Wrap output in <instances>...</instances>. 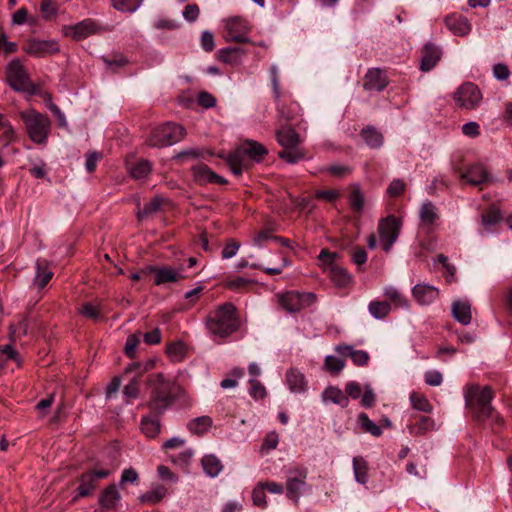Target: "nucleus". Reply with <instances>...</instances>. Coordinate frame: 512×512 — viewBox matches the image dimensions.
<instances>
[{"label": "nucleus", "mask_w": 512, "mask_h": 512, "mask_svg": "<svg viewBox=\"0 0 512 512\" xmlns=\"http://www.w3.org/2000/svg\"><path fill=\"white\" fill-rule=\"evenodd\" d=\"M148 400L141 406L154 413H165L179 398L181 387L162 373L149 374L146 378Z\"/></svg>", "instance_id": "f257e3e1"}, {"label": "nucleus", "mask_w": 512, "mask_h": 512, "mask_svg": "<svg viewBox=\"0 0 512 512\" xmlns=\"http://www.w3.org/2000/svg\"><path fill=\"white\" fill-rule=\"evenodd\" d=\"M267 154L268 149L260 142L255 140H245L235 149V151L227 155L225 161L230 167L231 172L235 176H240L244 169L249 168L247 158L259 163L263 161Z\"/></svg>", "instance_id": "f03ea898"}, {"label": "nucleus", "mask_w": 512, "mask_h": 512, "mask_svg": "<svg viewBox=\"0 0 512 512\" xmlns=\"http://www.w3.org/2000/svg\"><path fill=\"white\" fill-rule=\"evenodd\" d=\"M493 397L494 393L490 386L480 387L476 384L468 386L465 392L466 407L477 421L494 417V408L491 405Z\"/></svg>", "instance_id": "7ed1b4c3"}, {"label": "nucleus", "mask_w": 512, "mask_h": 512, "mask_svg": "<svg viewBox=\"0 0 512 512\" xmlns=\"http://www.w3.org/2000/svg\"><path fill=\"white\" fill-rule=\"evenodd\" d=\"M240 326L236 307L232 303H224L211 313L206 321V327L213 335L227 337L238 330Z\"/></svg>", "instance_id": "20e7f679"}, {"label": "nucleus", "mask_w": 512, "mask_h": 512, "mask_svg": "<svg viewBox=\"0 0 512 512\" xmlns=\"http://www.w3.org/2000/svg\"><path fill=\"white\" fill-rule=\"evenodd\" d=\"M21 117L25 123L30 139L36 144L45 143L51 126L49 118L34 110L22 113Z\"/></svg>", "instance_id": "39448f33"}, {"label": "nucleus", "mask_w": 512, "mask_h": 512, "mask_svg": "<svg viewBox=\"0 0 512 512\" xmlns=\"http://www.w3.org/2000/svg\"><path fill=\"white\" fill-rule=\"evenodd\" d=\"M184 135L185 130L181 125L167 122L151 132L147 144L151 147H166L179 142Z\"/></svg>", "instance_id": "423d86ee"}, {"label": "nucleus", "mask_w": 512, "mask_h": 512, "mask_svg": "<svg viewBox=\"0 0 512 512\" xmlns=\"http://www.w3.org/2000/svg\"><path fill=\"white\" fill-rule=\"evenodd\" d=\"M402 220L395 215H388L379 220L378 234L382 242V249L388 253L399 237Z\"/></svg>", "instance_id": "0eeeda50"}, {"label": "nucleus", "mask_w": 512, "mask_h": 512, "mask_svg": "<svg viewBox=\"0 0 512 512\" xmlns=\"http://www.w3.org/2000/svg\"><path fill=\"white\" fill-rule=\"evenodd\" d=\"M316 294L312 292L288 291L279 298L281 307L289 313L299 312L316 302Z\"/></svg>", "instance_id": "6e6552de"}, {"label": "nucleus", "mask_w": 512, "mask_h": 512, "mask_svg": "<svg viewBox=\"0 0 512 512\" xmlns=\"http://www.w3.org/2000/svg\"><path fill=\"white\" fill-rule=\"evenodd\" d=\"M308 470L305 467L295 466L289 470V476L286 481V496L298 503L301 491L306 486Z\"/></svg>", "instance_id": "1a4fd4ad"}, {"label": "nucleus", "mask_w": 512, "mask_h": 512, "mask_svg": "<svg viewBox=\"0 0 512 512\" xmlns=\"http://www.w3.org/2000/svg\"><path fill=\"white\" fill-rule=\"evenodd\" d=\"M22 49L26 54L30 56L43 58L59 53L60 45L55 40H40L36 38H30L25 42Z\"/></svg>", "instance_id": "9d476101"}, {"label": "nucleus", "mask_w": 512, "mask_h": 512, "mask_svg": "<svg viewBox=\"0 0 512 512\" xmlns=\"http://www.w3.org/2000/svg\"><path fill=\"white\" fill-rule=\"evenodd\" d=\"M7 80L15 91H26L30 86L28 74L19 59H13L6 69Z\"/></svg>", "instance_id": "9b49d317"}, {"label": "nucleus", "mask_w": 512, "mask_h": 512, "mask_svg": "<svg viewBox=\"0 0 512 512\" xmlns=\"http://www.w3.org/2000/svg\"><path fill=\"white\" fill-rule=\"evenodd\" d=\"M457 104L465 109H474L482 99L478 86L471 82L462 84L454 94Z\"/></svg>", "instance_id": "f8f14e48"}, {"label": "nucleus", "mask_w": 512, "mask_h": 512, "mask_svg": "<svg viewBox=\"0 0 512 512\" xmlns=\"http://www.w3.org/2000/svg\"><path fill=\"white\" fill-rule=\"evenodd\" d=\"M110 471L107 469L91 470L83 473L79 478L78 494L74 497L77 500L78 497H87L92 494L96 488L100 479L108 477Z\"/></svg>", "instance_id": "ddd939ff"}, {"label": "nucleus", "mask_w": 512, "mask_h": 512, "mask_svg": "<svg viewBox=\"0 0 512 512\" xmlns=\"http://www.w3.org/2000/svg\"><path fill=\"white\" fill-rule=\"evenodd\" d=\"M226 41H234L237 43H247L249 28L247 22L241 17H232L226 22Z\"/></svg>", "instance_id": "4468645a"}, {"label": "nucleus", "mask_w": 512, "mask_h": 512, "mask_svg": "<svg viewBox=\"0 0 512 512\" xmlns=\"http://www.w3.org/2000/svg\"><path fill=\"white\" fill-rule=\"evenodd\" d=\"M194 181L199 185L218 184L225 185L227 180L215 173L208 165L198 164L191 168Z\"/></svg>", "instance_id": "2eb2a0df"}, {"label": "nucleus", "mask_w": 512, "mask_h": 512, "mask_svg": "<svg viewBox=\"0 0 512 512\" xmlns=\"http://www.w3.org/2000/svg\"><path fill=\"white\" fill-rule=\"evenodd\" d=\"M389 84L387 74L385 70L380 68H371L367 71L364 77L363 88L366 91H377L384 90Z\"/></svg>", "instance_id": "dca6fc26"}, {"label": "nucleus", "mask_w": 512, "mask_h": 512, "mask_svg": "<svg viewBox=\"0 0 512 512\" xmlns=\"http://www.w3.org/2000/svg\"><path fill=\"white\" fill-rule=\"evenodd\" d=\"M163 414L148 410V413L141 417L140 430L147 438L153 439L160 434Z\"/></svg>", "instance_id": "f3484780"}, {"label": "nucleus", "mask_w": 512, "mask_h": 512, "mask_svg": "<svg viewBox=\"0 0 512 512\" xmlns=\"http://www.w3.org/2000/svg\"><path fill=\"white\" fill-rule=\"evenodd\" d=\"M419 219L421 226L427 230V232H432L440 219V215L438 213L437 207L431 201H425L419 210Z\"/></svg>", "instance_id": "a211bd4d"}, {"label": "nucleus", "mask_w": 512, "mask_h": 512, "mask_svg": "<svg viewBox=\"0 0 512 512\" xmlns=\"http://www.w3.org/2000/svg\"><path fill=\"white\" fill-rule=\"evenodd\" d=\"M441 50L438 46L428 43L421 50L420 69L423 72L432 70L441 59Z\"/></svg>", "instance_id": "6ab92c4d"}, {"label": "nucleus", "mask_w": 512, "mask_h": 512, "mask_svg": "<svg viewBox=\"0 0 512 512\" xmlns=\"http://www.w3.org/2000/svg\"><path fill=\"white\" fill-rule=\"evenodd\" d=\"M412 295L420 305H429L438 298L439 290L432 285L421 283L413 287Z\"/></svg>", "instance_id": "aec40b11"}, {"label": "nucleus", "mask_w": 512, "mask_h": 512, "mask_svg": "<svg viewBox=\"0 0 512 512\" xmlns=\"http://www.w3.org/2000/svg\"><path fill=\"white\" fill-rule=\"evenodd\" d=\"M121 499L120 493L117 490L116 485L111 484L107 486L100 494L98 503L100 506V512L114 510Z\"/></svg>", "instance_id": "412c9836"}, {"label": "nucleus", "mask_w": 512, "mask_h": 512, "mask_svg": "<svg viewBox=\"0 0 512 512\" xmlns=\"http://www.w3.org/2000/svg\"><path fill=\"white\" fill-rule=\"evenodd\" d=\"M446 27L457 36H466L471 31V24L468 19L462 15L452 14L444 20Z\"/></svg>", "instance_id": "4be33fe9"}, {"label": "nucleus", "mask_w": 512, "mask_h": 512, "mask_svg": "<svg viewBox=\"0 0 512 512\" xmlns=\"http://www.w3.org/2000/svg\"><path fill=\"white\" fill-rule=\"evenodd\" d=\"M70 35L76 41L87 38L99 31L98 25L91 19H85L74 26L69 27Z\"/></svg>", "instance_id": "5701e85b"}, {"label": "nucleus", "mask_w": 512, "mask_h": 512, "mask_svg": "<svg viewBox=\"0 0 512 512\" xmlns=\"http://www.w3.org/2000/svg\"><path fill=\"white\" fill-rule=\"evenodd\" d=\"M276 140L282 149L293 148L301 142L300 135L291 126H283L276 131Z\"/></svg>", "instance_id": "b1692460"}, {"label": "nucleus", "mask_w": 512, "mask_h": 512, "mask_svg": "<svg viewBox=\"0 0 512 512\" xmlns=\"http://www.w3.org/2000/svg\"><path fill=\"white\" fill-rule=\"evenodd\" d=\"M181 271L182 268L174 269L169 266H161L159 267L157 274L154 277V284L160 286L166 283L178 282L179 280L185 278Z\"/></svg>", "instance_id": "393cba45"}, {"label": "nucleus", "mask_w": 512, "mask_h": 512, "mask_svg": "<svg viewBox=\"0 0 512 512\" xmlns=\"http://www.w3.org/2000/svg\"><path fill=\"white\" fill-rule=\"evenodd\" d=\"M463 178L466 179L469 184L477 186L488 182L489 174L483 165L474 164L467 169L465 174H463Z\"/></svg>", "instance_id": "a878e982"}, {"label": "nucleus", "mask_w": 512, "mask_h": 512, "mask_svg": "<svg viewBox=\"0 0 512 512\" xmlns=\"http://www.w3.org/2000/svg\"><path fill=\"white\" fill-rule=\"evenodd\" d=\"M452 315L462 325L471 323V304L468 301L457 300L452 303Z\"/></svg>", "instance_id": "bb28decb"}, {"label": "nucleus", "mask_w": 512, "mask_h": 512, "mask_svg": "<svg viewBox=\"0 0 512 512\" xmlns=\"http://www.w3.org/2000/svg\"><path fill=\"white\" fill-rule=\"evenodd\" d=\"M364 142L372 149H378L383 145L384 136L373 126L364 127L360 132Z\"/></svg>", "instance_id": "cd10ccee"}, {"label": "nucleus", "mask_w": 512, "mask_h": 512, "mask_svg": "<svg viewBox=\"0 0 512 512\" xmlns=\"http://www.w3.org/2000/svg\"><path fill=\"white\" fill-rule=\"evenodd\" d=\"M286 381L291 392L301 393L306 390L305 376L297 369L291 368L287 371Z\"/></svg>", "instance_id": "c85d7f7f"}, {"label": "nucleus", "mask_w": 512, "mask_h": 512, "mask_svg": "<svg viewBox=\"0 0 512 512\" xmlns=\"http://www.w3.org/2000/svg\"><path fill=\"white\" fill-rule=\"evenodd\" d=\"M201 465L205 474L211 478L217 477L223 470L220 459L214 454L204 455L201 459Z\"/></svg>", "instance_id": "c756f323"}, {"label": "nucleus", "mask_w": 512, "mask_h": 512, "mask_svg": "<svg viewBox=\"0 0 512 512\" xmlns=\"http://www.w3.org/2000/svg\"><path fill=\"white\" fill-rule=\"evenodd\" d=\"M52 276L53 272L48 269V262L45 259H38L36 261L35 285L40 289L44 288Z\"/></svg>", "instance_id": "7c9ffc66"}, {"label": "nucleus", "mask_w": 512, "mask_h": 512, "mask_svg": "<svg viewBox=\"0 0 512 512\" xmlns=\"http://www.w3.org/2000/svg\"><path fill=\"white\" fill-rule=\"evenodd\" d=\"M322 398L324 401H331L334 404L340 405L342 408H346L349 404V399L345 393L335 386L327 387L322 393Z\"/></svg>", "instance_id": "2f4dec72"}, {"label": "nucleus", "mask_w": 512, "mask_h": 512, "mask_svg": "<svg viewBox=\"0 0 512 512\" xmlns=\"http://www.w3.org/2000/svg\"><path fill=\"white\" fill-rule=\"evenodd\" d=\"M278 157L289 164H296L306 158V152L299 145L278 152Z\"/></svg>", "instance_id": "473e14b6"}, {"label": "nucleus", "mask_w": 512, "mask_h": 512, "mask_svg": "<svg viewBox=\"0 0 512 512\" xmlns=\"http://www.w3.org/2000/svg\"><path fill=\"white\" fill-rule=\"evenodd\" d=\"M164 203V198L160 196L153 197L150 201L146 202L143 208H139L137 211L138 220H143L148 216L161 210Z\"/></svg>", "instance_id": "72a5a7b5"}, {"label": "nucleus", "mask_w": 512, "mask_h": 512, "mask_svg": "<svg viewBox=\"0 0 512 512\" xmlns=\"http://www.w3.org/2000/svg\"><path fill=\"white\" fill-rule=\"evenodd\" d=\"M167 494V488L163 485H157L151 490L145 492L139 497L141 503L157 504Z\"/></svg>", "instance_id": "f704fd0d"}, {"label": "nucleus", "mask_w": 512, "mask_h": 512, "mask_svg": "<svg viewBox=\"0 0 512 512\" xmlns=\"http://www.w3.org/2000/svg\"><path fill=\"white\" fill-rule=\"evenodd\" d=\"M435 428V422L431 417L421 416L416 424L409 425L408 429L410 434L413 435H424L428 431Z\"/></svg>", "instance_id": "c9c22d12"}, {"label": "nucleus", "mask_w": 512, "mask_h": 512, "mask_svg": "<svg viewBox=\"0 0 512 512\" xmlns=\"http://www.w3.org/2000/svg\"><path fill=\"white\" fill-rule=\"evenodd\" d=\"M212 426V419L209 416H200L191 420L187 427L190 432L196 435H203Z\"/></svg>", "instance_id": "e433bc0d"}, {"label": "nucleus", "mask_w": 512, "mask_h": 512, "mask_svg": "<svg viewBox=\"0 0 512 512\" xmlns=\"http://www.w3.org/2000/svg\"><path fill=\"white\" fill-rule=\"evenodd\" d=\"M330 278L338 287H346L351 281L349 273L338 265L330 267Z\"/></svg>", "instance_id": "4c0bfd02"}, {"label": "nucleus", "mask_w": 512, "mask_h": 512, "mask_svg": "<svg viewBox=\"0 0 512 512\" xmlns=\"http://www.w3.org/2000/svg\"><path fill=\"white\" fill-rule=\"evenodd\" d=\"M353 470L356 481L360 484H365L368 480L367 462L362 457H354Z\"/></svg>", "instance_id": "58836bf2"}, {"label": "nucleus", "mask_w": 512, "mask_h": 512, "mask_svg": "<svg viewBox=\"0 0 512 512\" xmlns=\"http://www.w3.org/2000/svg\"><path fill=\"white\" fill-rule=\"evenodd\" d=\"M368 310L374 318L383 319L390 313L391 305L387 301H371Z\"/></svg>", "instance_id": "ea45409f"}, {"label": "nucleus", "mask_w": 512, "mask_h": 512, "mask_svg": "<svg viewBox=\"0 0 512 512\" xmlns=\"http://www.w3.org/2000/svg\"><path fill=\"white\" fill-rule=\"evenodd\" d=\"M358 422L365 432L370 433L375 437H379L383 433L381 426L370 420L366 413L359 414Z\"/></svg>", "instance_id": "a19ab883"}, {"label": "nucleus", "mask_w": 512, "mask_h": 512, "mask_svg": "<svg viewBox=\"0 0 512 512\" xmlns=\"http://www.w3.org/2000/svg\"><path fill=\"white\" fill-rule=\"evenodd\" d=\"M349 204L354 212L360 213L364 208V195L358 185L349 194Z\"/></svg>", "instance_id": "79ce46f5"}, {"label": "nucleus", "mask_w": 512, "mask_h": 512, "mask_svg": "<svg viewBox=\"0 0 512 512\" xmlns=\"http://www.w3.org/2000/svg\"><path fill=\"white\" fill-rule=\"evenodd\" d=\"M151 172V164L147 160H140L130 168V175L136 180L144 179Z\"/></svg>", "instance_id": "37998d69"}, {"label": "nucleus", "mask_w": 512, "mask_h": 512, "mask_svg": "<svg viewBox=\"0 0 512 512\" xmlns=\"http://www.w3.org/2000/svg\"><path fill=\"white\" fill-rule=\"evenodd\" d=\"M112 6L121 12H135L142 4L143 0H111Z\"/></svg>", "instance_id": "c03bdc74"}, {"label": "nucleus", "mask_w": 512, "mask_h": 512, "mask_svg": "<svg viewBox=\"0 0 512 512\" xmlns=\"http://www.w3.org/2000/svg\"><path fill=\"white\" fill-rule=\"evenodd\" d=\"M410 400H411L413 408L416 410H419V411H422L425 413H430L433 409V407L430 404V402L428 401V399L422 394L413 392L410 396Z\"/></svg>", "instance_id": "a18cd8bd"}, {"label": "nucleus", "mask_w": 512, "mask_h": 512, "mask_svg": "<svg viewBox=\"0 0 512 512\" xmlns=\"http://www.w3.org/2000/svg\"><path fill=\"white\" fill-rule=\"evenodd\" d=\"M324 367L331 374H339L345 367V361L341 358H337L333 355H328L324 360Z\"/></svg>", "instance_id": "49530a36"}, {"label": "nucleus", "mask_w": 512, "mask_h": 512, "mask_svg": "<svg viewBox=\"0 0 512 512\" xmlns=\"http://www.w3.org/2000/svg\"><path fill=\"white\" fill-rule=\"evenodd\" d=\"M501 219V211L494 206L490 207L485 213L482 214V223L485 226H493L500 222Z\"/></svg>", "instance_id": "de8ad7c7"}, {"label": "nucleus", "mask_w": 512, "mask_h": 512, "mask_svg": "<svg viewBox=\"0 0 512 512\" xmlns=\"http://www.w3.org/2000/svg\"><path fill=\"white\" fill-rule=\"evenodd\" d=\"M123 394L127 398V402H129L131 399H137L139 397V375L134 376L124 387Z\"/></svg>", "instance_id": "09e8293b"}, {"label": "nucleus", "mask_w": 512, "mask_h": 512, "mask_svg": "<svg viewBox=\"0 0 512 512\" xmlns=\"http://www.w3.org/2000/svg\"><path fill=\"white\" fill-rule=\"evenodd\" d=\"M249 384H250L249 394L252 398L258 400V399H263L266 397V395H267L266 388L260 381H258L257 379H251L249 381Z\"/></svg>", "instance_id": "8fccbe9b"}, {"label": "nucleus", "mask_w": 512, "mask_h": 512, "mask_svg": "<svg viewBox=\"0 0 512 512\" xmlns=\"http://www.w3.org/2000/svg\"><path fill=\"white\" fill-rule=\"evenodd\" d=\"M277 112L281 119L289 122L295 119L297 115V110L291 106H287L285 103L277 104Z\"/></svg>", "instance_id": "3c124183"}, {"label": "nucleus", "mask_w": 512, "mask_h": 512, "mask_svg": "<svg viewBox=\"0 0 512 512\" xmlns=\"http://www.w3.org/2000/svg\"><path fill=\"white\" fill-rule=\"evenodd\" d=\"M252 501L257 507L266 508L267 506L265 489L260 483L252 491Z\"/></svg>", "instance_id": "603ef678"}, {"label": "nucleus", "mask_w": 512, "mask_h": 512, "mask_svg": "<svg viewBox=\"0 0 512 512\" xmlns=\"http://www.w3.org/2000/svg\"><path fill=\"white\" fill-rule=\"evenodd\" d=\"M406 189V184L401 179H394L391 181V183L388 185L386 189V193L390 197H398L404 193Z\"/></svg>", "instance_id": "864d4df0"}, {"label": "nucleus", "mask_w": 512, "mask_h": 512, "mask_svg": "<svg viewBox=\"0 0 512 512\" xmlns=\"http://www.w3.org/2000/svg\"><path fill=\"white\" fill-rule=\"evenodd\" d=\"M139 342H140L139 337L136 334H131L127 337L124 351H125V354L129 358L135 357L136 348H137Z\"/></svg>", "instance_id": "5fc2aeb1"}, {"label": "nucleus", "mask_w": 512, "mask_h": 512, "mask_svg": "<svg viewBox=\"0 0 512 512\" xmlns=\"http://www.w3.org/2000/svg\"><path fill=\"white\" fill-rule=\"evenodd\" d=\"M216 98L209 92L202 91L198 94L197 103L206 109L212 108L216 105Z\"/></svg>", "instance_id": "6e6d98bb"}, {"label": "nucleus", "mask_w": 512, "mask_h": 512, "mask_svg": "<svg viewBox=\"0 0 512 512\" xmlns=\"http://www.w3.org/2000/svg\"><path fill=\"white\" fill-rule=\"evenodd\" d=\"M139 481V475L133 468L124 469L121 474L119 485L122 487L126 483L136 484Z\"/></svg>", "instance_id": "4d7b16f0"}, {"label": "nucleus", "mask_w": 512, "mask_h": 512, "mask_svg": "<svg viewBox=\"0 0 512 512\" xmlns=\"http://www.w3.org/2000/svg\"><path fill=\"white\" fill-rule=\"evenodd\" d=\"M240 248V243L237 242L236 240L234 239H230L226 245L224 246L222 252H221V256L223 259H230L232 258L233 256L236 255L238 249Z\"/></svg>", "instance_id": "13d9d810"}, {"label": "nucleus", "mask_w": 512, "mask_h": 512, "mask_svg": "<svg viewBox=\"0 0 512 512\" xmlns=\"http://www.w3.org/2000/svg\"><path fill=\"white\" fill-rule=\"evenodd\" d=\"M103 61L107 67L113 70L123 67L128 63L127 58L121 54L114 55L113 58L104 57Z\"/></svg>", "instance_id": "bf43d9fd"}, {"label": "nucleus", "mask_w": 512, "mask_h": 512, "mask_svg": "<svg viewBox=\"0 0 512 512\" xmlns=\"http://www.w3.org/2000/svg\"><path fill=\"white\" fill-rule=\"evenodd\" d=\"M351 260L358 267L365 264L367 261V252L362 247H355L351 251Z\"/></svg>", "instance_id": "052dcab7"}, {"label": "nucleus", "mask_w": 512, "mask_h": 512, "mask_svg": "<svg viewBox=\"0 0 512 512\" xmlns=\"http://www.w3.org/2000/svg\"><path fill=\"white\" fill-rule=\"evenodd\" d=\"M424 380L429 386H439L443 381V377L439 371L430 370L425 373Z\"/></svg>", "instance_id": "680f3d73"}, {"label": "nucleus", "mask_w": 512, "mask_h": 512, "mask_svg": "<svg viewBox=\"0 0 512 512\" xmlns=\"http://www.w3.org/2000/svg\"><path fill=\"white\" fill-rule=\"evenodd\" d=\"M353 361V363L357 366H366L369 362L370 356L369 354L364 350H355L351 354L350 357Z\"/></svg>", "instance_id": "e2e57ef3"}, {"label": "nucleus", "mask_w": 512, "mask_h": 512, "mask_svg": "<svg viewBox=\"0 0 512 512\" xmlns=\"http://www.w3.org/2000/svg\"><path fill=\"white\" fill-rule=\"evenodd\" d=\"M323 171L329 172L331 175L343 178L350 174L351 168L344 165H331L323 169Z\"/></svg>", "instance_id": "0e129e2a"}, {"label": "nucleus", "mask_w": 512, "mask_h": 512, "mask_svg": "<svg viewBox=\"0 0 512 512\" xmlns=\"http://www.w3.org/2000/svg\"><path fill=\"white\" fill-rule=\"evenodd\" d=\"M166 352L171 357L180 358L185 353V346L182 342H173L167 346Z\"/></svg>", "instance_id": "69168bd1"}, {"label": "nucleus", "mask_w": 512, "mask_h": 512, "mask_svg": "<svg viewBox=\"0 0 512 512\" xmlns=\"http://www.w3.org/2000/svg\"><path fill=\"white\" fill-rule=\"evenodd\" d=\"M40 10L43 14V18L46 20H50L53 16L56 15V8L54 7L51 0H42L40 4Z\"/></svg>", "instance_id": "338daca9"}, {"label": "nucleus", "mask_w": 512, "mask_h": 512, "mask_svg": "<svg viewBox=\"0 0 512 512\" xmlns=\"http://www.w3.org/2000/svg\"><path fill=\"white\" fill-rule=\"evenodd\" d=\"M252 281L244 277H236L227 281L226 286L231 290H240L251 284Z\"/></svg>", "instance_id": "774afa93"}]
</instances>
